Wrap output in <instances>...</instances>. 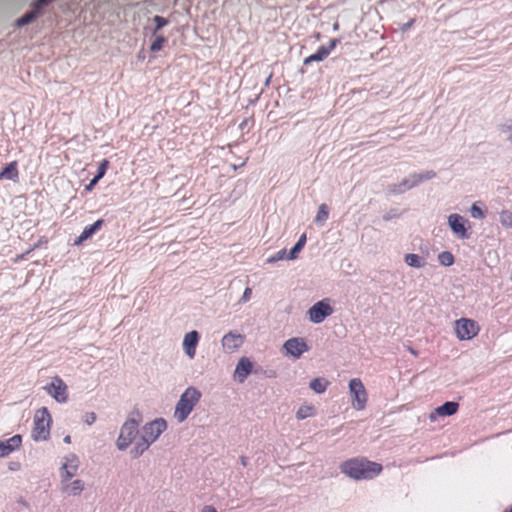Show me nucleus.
I'll list each match as a JSON object with an SVG mask.
<instances>
[{"mask_svg": "<svg viewBox=\"0 0 512 512\" xmlns=\"http://www.w3.org/2000/svg\"><path fill=\"white\" fill-rule=\"evenodd\" d=\"M382 469L380 463L365 457H354L339 465L340 472L354 481L372 480L382 472Z\"/></svg>", "mask_w": 512, "mask_h": 512, "instance_id": "f257e3e1", "label": "nucleus"}, {"mask_svg": "<svg viewBox=\"0 0 512 512\" xmlns=\"http://www.w3.org/2000/svg\"><path fill=\"white\" fill-rule=\"evenodd\" d=\"M201 392L193 386L187 387L180 395L174 409V418L183 423L201 399Z\"/></svg>", "mask_w": 512, "mask_h": 512, "instance_id": "f03ea898", "label": "nucleus"}, {"mask_svg": "<svg viewBox=\"0 0 512 512\" xmlns=\"http://www.w3.org/2000/svg\"><path fill=\"white\" fill-rule=\"evenodd\" d=\"M435 176L436 173L433 170H426L421 173H411L399 183L389 185L388 192L392 195L403 194L419 186L421 183L433 179Z\"/></svg>", "mask_w": 512, "mask_h": 512, "instance_id": "7ed1b4c3", "label": "nucleus"}, {"mask_svg": "<svg viewBox=\"0 0 512 512\" xmlns=\"http://www.w3.org/2000/svg\"><path fill=\"white\" fill-rule=\"evenodd\" d=\"M51 415L46 407L39 409L34 416L31 437L34 441H45L50 436Z\"/></svg>", "mask_w": 512, "mask_h": 512, "instance_id": "20e7f679", "label": "nucleus"}, {"mask_svg": "<svg viewBox=\"0 0 512 512\" xmlns=\"http://www.w3.org/2000/svg\"><path fill=\"white\" fill-rule=\"evenodd\" d=\"M139 422L134 418H128L121 426L116 440V447L119 451H125L135 440L139 431Z\"/></svg>", "mask_w": 512, "mask_h": 512, "instance_id": "39448f33", "label": "nucleus"}, {"mask_svg": "<svg viewBox=\"0 0 512 512\" xmlns=\"http://www.w3.org/2000/svg\"><path fill=\"white\" fill-rule=\"evenodd\" d=\"M351 395L352 407L357 411H362L366 407L368 395L366 389L359 378H352L348 384Z\"/></svg>", "mask_w": 512, "mask_h": 512, "instance_id": "423d86ee", "label": "nucleus"}, {"mask_svg": "<svg viewBox=\"0 0 512 512\" xmlns=\"http://www.w3.org/2000/svg\"><path fill=\"white\" fill-rule=\"evenodd\" d=\"M333 314V308L329 299H323L313 304L307 311L308 319L313 324L322 323L327 317Z\"/></svg>", "mask_w": 512, "mask_h": 512, "instance_id": "0eeeda50", "label": "nucleus"}, {"mask_svg": "<svg viewBox=\"0 0 512 512\" xmlns=\"http://www.w3.org/2000/svg\"><path fill=\"white\" fill-rule=\"evenodd\" d=\"M43 389L57 403H66L68 400V387L65 382L58 376H54L50 383L47 384Z\"/></svg>", "mask_w": 512, "mask_h": 512, "instance_id": "6e6552de", "label": "nucleus"}, {"mask_svg": "<svg viewBox=\"0 0 512 512\" xmlns=\"http://www.w3.org/2000/svg\"><path fill=\"white\" fill-rule=\"evenodd\" d=\"M478 332L477 323L471 319L461 318L455 321V333L460 341L471 340Z\"/></svg>", "mask_w": 512, "mask_h": 512, "instance_id": "1a4fd4ad", "label": "nucleus"}, {"mask_svg": "<svg viewBox=\"0 0 512 512\" xmlns=\"http://www.w3.org/2000/svg\"><path fill=\"white\" fill-rule=\"evenodd\" d=\"M447 222L449 228L458 239L466 240L470 237V233L468 232V228H470L469 222L460 214H450Z\"/></svg>", "mask_w": 512, "mask_h": 512, "instance_id": "9d476101", "label": "nucleus"}, {"mask_svg": "<svg viewBox=\"0 0 512 512\" xmlns=\"http://www.w3.org/2000/svg\"><path fill=\"white\" fill-rule=\"evenodd\" d=\"M167 429V423L163 418H157L146 423L142 428V435L153 444Z\"/></svg>", "mask_w": 512, "mask_h": 512, "instance_id": "9b49d317", "label": "nucleus"}, {"mask_svg": "<svg viewBox=\"0 0 512 512\" xmlns=\"http://www.w3.org/2000/svg\"><path fill=\"white\" fill-rule=\"evenodd\" d=\"M244 341V335L229 331L222 337L221 346L225 353L232 354L239 350V348L244 344Z\"/></svg>", "mask_w": 512, "mask_h": 512, "instance_id": "f8f14e48", "label": "nucleus"}, {"mask_svg": "<svg viewBox=\"0 0 512 512\" xmlns=\"http://www.w3.org/2000/svg\"><path fill=\"white\" fill-rule=\"evenodd\" d=\"M283 348L286 353L294 359H299L302 354L308 351V345L304 338L294 337L284 342Z\"/></svg>", "mask_w": 512, "mask_h": 512, "instance_id": "ddd939ff", "label": "nucleus"}, {"mask_svg": "<svg viewBox=\"0 0 512 512\" xmlns=\"http://www.w3.org/2000/svg\"><path fill=\"white\" fill-rule=\"evenodd\" d=\"M85 489V483L81 479H64L60 480V491L67 497H77L82 494Z\"/></svg>", "mask_w": 512, "mask_h": 512, "instance_id": "4468645a", "label": "nucleus"}, {"mask_svg": "<svg viewBox=\"0 0 512 512\" xmlns=\"http://www.w3.org/2000/svg\"><path fill=\"white\" fill-rule=\"evenodd\" d=\"M253 368L252 362L247 357H241L235 367L234 370V380L238 383H243L249 374L251 373Z\"/></svg>", "mask_w": 512, "mask_h": 512, "instance_id": "2eb2a0df", "label": "nucleus"}, {"mask_svg": "<svg viewBox=\"0 0 512 512\" xmlns=\"http://www.w3.org/2000/svg\"><path fill=\"white\" fill-rule=\"evenodd\" d=\"M199 338V333L196 330L186 333L183 338V351L189 359H193L196 355V346Z\"/></svg>", "mask_w": 512, "mask_h": 512, "instance_id": "dca6fc26", "label": "nucleus"}, {"mask_svg": "<svg viewBox=\"0 0 512 512\" xmlns=\"http://www.w3.org/2000/svg\"><path fill=\"white\" fill-rule=\"evenodd\" d=\"M21 441L22 439L20 435H14L5 441H0V458L6 457L19 449Z\"/></svg>", "mask_w": 512, "mask_h": 512, "instance_id": "f3484780", "label": "nucleus"}, {"mask_svg": "<svg viewBox=\"0 0 512 512\" xmlns=\"http://www.w3.org/2000/svg\"><path fill=\"white\" fill-rule=\"evenodd\" d=\"M458 407H459V405L457 402L447 401L444 404H442L441 406L437 407L435 409L434 413L430 414L429 418L431 421H434L435 414H437L438 416H442V417L443 416H452L457 412Z\"/></svg>", "mask_w": 512, "mask_h": 512, "instance_id": "a211bd4d", "label": "nucleus"}, {"mask_svg": "<svg viewBox=\"0 0 512 512\" xmlns=\"http://www.w3.org/2000/svg\"><path fill=\"white\" fill-rule=\"evenodd\" d=\"M103 224V220L99 219L95 221L93 224L84 227L83 231L79 235L78 239L75 241V244L78 245L81 242L90 238Z\"/></svg>", "mask_w": 512, "mask_h": 512, "instance_id": "6ab92c4d", "label": "nucleus"}, {"mask_svg": "<svg viewBox=\"0 0 512 512\" xmlns=\"http://www.w3.org/2000/svg\"><path fill=\"white\" fill-rule=\"evenodd\" d=\"M19 178V173L17 170V163L15 161L10 162L1 172L0 179H6L13 182H16Z\"/></svg>", "mask_w": 512, "mask_h": 512, "instance_id": "aec40b11", "label": "nucleus"}, {"mask_svg": "<svg viewBox=\"0 0 512 512\" xmlns=\"http://www.w3.org/2000/svg\"><path fill=\"white\" fill-rule=\"evenodd\" d=\"M152 444L143 436L136 441L134 447L131 449L130 454L133 458L140 457Z\"/></svg>", "mask_w": 512, "mask_h": 512, "instance_id": "412c9836", "label": "nucleus"}, {"mask_svg": "<svg viewBox=\"0 0 512 512\" xmlns=\"http://www.w3.org/2000/svg\"><path fill=\"white\" fill-rule=\"evenodd\" d=\"M329 384L330 383L326 378L317 377L310 381L309 388L316 394H323L327 390Z\"/></svg>", "mask_w": 512, "mask_h": 512, "instance_id": "4be33fe9", "label": "nucleus"}, {"mask_svg": "<svg viewBox=\"0 0 512 512\" xmlns=\"http://www.w3.org/2000/svg\"><path fill=\"white\" fill-rule=\"evenodd\" d=\"M404 262L406 263L407 266L415 269L423 268L426 264L424 258L414 253L406 254L404 256Z\"/></svg>", "mask_w": 512, "mask_h": 512, "instance_id": "5701e85b", "label": "nucleus"}, {"mask_svg": "<svg viewBox=\"0 0 512 512\" xmlns=\"http://www.w3.org/2000/svg\"><path fill=\"white\" fill-rule=\"evenodd\" d=\"M329 55V49H324V46H321L317 49V51L310 56L304 59V64L307 65L311 62H320L324 60Z\"/></svg>", "mask_w": 512, "mask_h": 512, "instance_id": "b1692460", "label": "nucleus"}, {"mask_svg": "<svg viewBox=\"0 0 512 512\" xmlns=\"http://www.w3.org/2000/svg\"><path fill=\"white\" fill-rule=\"evenodd\" d=\"M107 166V160H103L99 164L97 174L90 180L89 184L85 188L87 191H90L94 187V185L105 175Z\"/></svg>", "mask_w": 512, "mask_h": 512, "instance_id": "393cba45", "label": "nucleus"}, {"mask_svg": "<svg viewBox=\"0 0 512 512\" xmlns=\"http://www.w3.org/2000/svg\"><path fill=\"white\" fill-rule=\"evenodd\" d=\"M315 414H316L315 407L312 405L305 404V405H301L298 408V410L296 412V418L298 420H304V419L314 416Z\"/></svg>", "mask_w": 512, "mask_h": 512, "instance_id": "a878e982", "label": "nucleus"}, {"mask_svg": "<svg viewBox=\"0 0 512 512\" xmlns=\"http://www.w3.org/2000/svg\"><path fill=\"white\" fill-rule=\"evenodd\" d=\"M78 472V469L61 463L59 469L60 480L72 479Z\"/></svg>", "mask_w": 512, "mask_h": 512, "instance_id": "bb28decb", "label": "nucleus"}, {"mask_svg": "<svg viewBox=\"0 0 512 512\" xmlns=\"http://www.w3.org/2000/svg\"><path fill=\"white\" fill-rule=\"evenodd\" d=\"M329 217V212H328V207L326 204H321L319 207H318V211H317V214H316V217H315V223L319 226H322L326 220L328 219Z\"/></svg>", "mask_w": 512, "mask_h": 512, "instance_id": "cd10ccee", "label": "nucleus"}, {"mask_svg": "<svg viewBox=\"0 0 512 512\" xmlns=\"http://www.w3.org/2000/svg\"><path fill=\"white\" fill-rule=\"evenodd\" d=\"M61 463L79 469V458L75 453H68L62 457Z\"/></svg>", "mask_w": 512, "mask_h": 512, "instance_id": "c85d7f7f", "label": "nucleus"}, {"mask_svg": "<svg viewBox=\"0 0 512 512\" xmlns=\"http://www.w3.org/2000/svg\"><path fill=\"white\" fill-rule=\"evenodd\" d=\"M438 260L441 265L449 267L454 263V256L448 251H443L438 255Z\"/></svg>", "mask_w": 512, "mask_h": 512, "instance_id": "c756f323", "label": "nucleus"}, {"mask_svg": "<svg viewBox=\"0 0 512 512\" xmlns=\"http://www.w3.org/2000/svg\"><path fill=\"white\" fill-rule=\"evenodd\" d=\"M499 221L502 226L512 228V212L509 210H503L499 215Z\"/></svg>", "mask_w": 512, "mask_h": 512, "instance_id": "7c9ffc66", "label": "nucleus"}, {"mask_svg": "<svg viewBox=\"0 0 512 512\" xmlns=\"http://www.w3.org/2000/svg\"><path fill=\"white\" fill-rule=\"evenodd\" d=\"M38 16L36 11L31 10L16 21V25L21 27L27 25Z\"/></svg>", "mask_w": 512, "mask_h": 512, "instance_id": "2f4dec72", "label": "nucleus"}, {"mask_svg": "<svg viewBox=\"0 0 512 512\" xmlns=\"http://www.w3.org/2000/svg\"><path fill=\"white\" fill-rule=\"evenodd\" d=\"M500 132L512 143V120H507L500 126Z\"/></svg>", "mask_w": 512, "mask_h": 512, "instance_id": "473e14b6", "label": "nucleus"}, {"mask_svg": "<svg viewBox=\"0 0 512 512\" xmlns=\"http://www.w3.org/2000/svg\"><path fill=\"white\" fill-rule=\"evenodd\" d=\"M287 259V252H286V249H282L280 251H278L277 253L269 256L267 259H266V263L268 264H274L276 263L277 261H280V260H283V259Z\"/></svg>", "mask_w": 512, "mask_h": 512, "instance_id": "72a5a7b5", "label": "nucleus"}, {"mask_svg": "<svg viewBox=\"0 0 512 512\" xmlns=\"http://www.w3.org/2000/svg\"><path fill=\"white\" fill-rule=\"evenodd\" d=\"M155 38L153 40V42L151 43L150 45V50L152 52H157V51H160L163 47V44L165 42V38L161 35H154Z\"/></svg>", "mask_w": 512, "mask_h": 512, "instance_id": "f704fd0d", "label": "nucleus"}, {"mask_svg": "<svg viewBox=\"0 0 512 512\" xmlns=\"http://www.w3.org/2000/svg\"><path fill=\"white\" fill-rule=\"evenodd\" d=\"M470 215L474 219H483L485 212L476 203H473L470 208Z\"/></svg>", "mask_w": 512, "mask_h": 512, "instance_id": "c9c22d12", "label": "nucleus"}, {"mask_svg": "<svg viewBox=\"0 0 512 512\" xmlns=\"http://www.w3.org/2000/svg\"><path fill=\"white\" fill-rule=\"evenodd\" d=\"M153 21L155 22L156 24V27L153 31V35H156L157 31L160 30L161 28H163L164 26H166L168 24V20L162 16H154L153 18Z\"/></svg>", "mask_w": 512, "mask_h": 512, "instance_id": "e433bc0d", "label": "nucleus"}, {"mask_svg": "<svg viewBox=\"0 0 512 512\" xmlns=\"http://www.w3.org/2000/svg\"><path fill=\"white\" fill-rule=\"evenodd\" d=\"M96 419H97V416L94 412H87L83 416V422L88 426H91L92 424H94Z\"/></svg>", "mask_w": 512, "mask_h": 512, "instance_id": "4c0bfd02", "label": "nucleus"}, {"mask_svg": "<svg viewBox=\"0 0 512 512\" xmlns=\"http://www.w3.org/2000/svg\"><path fill=\"white\" fill-rule=\"evenodd\" d=\"M303 249V247L300 246V244H294L292 249L290 250L289 254H287L288 260H293L296 258L297 254Z\"/></svg>", "mask_w": 512, "mask_h": 512, "instance_id": "58836bf2", "label": "nucleus"}, {"mask_svg": "<svg viewBox=\"0 0 512 512\" xmlns=\"http://www.w3.org/2000/svg\"><path fill=\"white\" fill-rule=\"evenodd\" d=\"M49 0H36L32 5V10L36 11L39 15L41 9L47 4Z\"/></svg>", "mask_w": 512, "mask_h": 512, "instance_id": "ea45409f", "label": "nucleus"}, {"mask_svg": "<svg viewBox=\"0 0 512 512\" xmlns=\"http://www.w3.org/2000/svg\"><path fill=\"white\" fill-rule=\"evenodd\" d=\"M251 294H252V290L251 288L247 287L245 288L244 292H243V295L240 299V302L241 303H246L247 301H249L250 297H251Z\"/></svg>", "mask_w": 512, "mask_h": 512, "instance_id": "a19ab883", "label": "nucleus"}, {"mask_svg": "<svg viewBox=\"0 0 512 512\" xmlns=\"http://www.w3.org/2000/svg\"><path fill=\"white\" fill-rule=\"evenodd\" d=\"M336 44H337V40L332 39L328 46H324V49H329V54H330L331 51L335 48Z\"/></svg>", "mask_w": 512, "mask_h": 512, "instance_id": "79ce46f5", "label": "nucleus"}, {"mask_svg": "<svg viewBox=\"0 0 512 512\" xmlns=\"http://www.w3.org/2000/svg\"><path fill=\"white\" fill-rule=\"evenodd\" d=\"M306 240H307V237H306V234H302L298 241L296 242V244H300L301 247H304L305 243H306Z\"/></svg>", "mask_w": 512, "mask_h": 512, "instance_id": "37998d69", "label": "nucleus"}, {"mask_svg": "<svg viewBox=\"0 0 512 512\" xmlns=\"http://www.w3.org/2000/svg\"><path fill=\"white\" fill-rule=\"evenodd\" d=\"M202 512H217V510L213 506H205Z\"/></svg>", "mask_w": 512, "mask_h": 512, "instance_id": "c03bdc74", "label": "nucleus"}, {"mask_svg": "<svg viewBox=\"0 0 512 512\" xmlns=\"http://www.w3.org/2000/svg\"><path fill=\"white\" fill-rule=\"evenodd\" d=\"M245 164H246V160H245V161H243V162H242L241 164H239V165H232V169H233V170H236V169H238V168H240V167H243Z\"/></svg>", "mask_w": 512, "mask_h": 512, "instance_id": "a18cd8bd", "label": "nucleus"}, {"mask_svg": "<svg viewBox=\"0 0 512 512\" xmlns=\"http://www.w3.org/2000/svg\"><path fill=\"white\" fill-rule=\"evenodd\" d=\"M64 443L70 444L71 443V437L69 435H66L63 439Z\"/></svg>", "mask_w": 512, "mask_h": 512, "instance_id": "49530a36", "label": "nucleus"}, {"mask_svg": "<svg viewBox=\"0 0 512 512\" xmlns=\"http://www.w3.org/2000/svg\"><path fill=\"white\" fill-rule=\"evenodd\" d=\"M240 461H241V464H242L243 466H246V465H247V458H246V457H243V456H242V457L240 458Z\"/></svg>", "mask_w": 512, "mask_h": 512, "instance_id": "de8ad7c7", "label": "nucleus"}, {"mask_svg": "<svg viewBox=\"0 0 512 512\" xmlns=\"http://www.w3.org/2000/svg\"><path fill=\"white\" fill-rule=\"evenodd\" d=\"M412 23H413V20H411L410 22H408V23L404 26V29H407V28L411 27Z\"/></svg>", "mask_w": 512, "mask_h": 512, "instance_id": "09e8293b", "label": "nucleus"}, {"mask_svg": "<svg viewBox=\"0 0 512 512\" xmlns=\"http://www.w3.org/2000/svg\"><path fill=\"white\" fill-rule=\"evenodd\" d=\"M333 29H334V30H337V29H338V24H337V23H335V24L333 25Z\"/></svg>", "mask_w": 512, "mask_h": 512, "instance_id": "8fccbe9b", "label": "nucleus"}, {"mask_svg": "<svg viewBox=\"0 0 512 512\" xmlns=\"http://www.w3.org/2000/svg\"><path fill=\"white\" fill-rule=\"evenodd\" d=\"M270 78H271V76H269V77L266 79V82H265V84H266V85H268V84H269Z\"/></svg>", "mask_w": 512, "mask_h": 512, "instance_id": "3c124183", "label": "nucleus"}, {"mask_svg": "<svg viewBox=\"0 0 512 512\" xmlns=\"http://www.w3.org/2000/svg\"><path fill=\"white\" fill-rule=\"evenodd\" d=\"M410 353H412L413 355H416V352L413 350V349H409Z\"/></svg>", "mask_w": 512, "mask_h": 512, "instance_id": "603ef678", "label": "nucleus"}]
</instances>
